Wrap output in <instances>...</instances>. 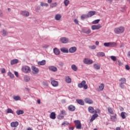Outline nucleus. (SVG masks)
Returning <instances> with one entry per match:
<instances>
[{
  "label": "nucleus",
  "instance_id": "nucleus-1",
  "mask_svg": "<svg viewBox=\"0 0 130 130\" xmlns=\"http://www.w3.org/2000/svg\"><path fill=\"white\" fill-rule=\"evenodd\" d=\"M124 27L120 26L118 27H116L114 28V31L115 34H121V33H123L124 32Z\"/></svg>",
  "mask_w": 130,
  "mask_h": 130
},
{
  "label": "nucleus",
  "instance_id": "nucleus-2",
  "mask_svg": "<svg viewBox=\"0 0 130 130\" xmlns=\"http://www.w3.org/2000/svg\"><path fill=\"white\" fill-rule=\"evenodd\" d=\"M78 86L79 88H84V90L88 89V85L86 84V81L83 80L81 83L78 84Z\"/></svg>",
  "mask_w": 130,
  "mask_h": 130
},
{
  "label": "nucleus",
  "instance_id": "nucleus-3",
  "mask_svg": "<svg viewBox=\"0 0 130 130\" xmlns=\"http://www.w3.org/2000/svg\"><path fill=\"white\" fill-rule=\"evenodd\" d=\"M22 71L23 73L25 74H28V73H30L31 72V69L29 66H24L22 68Z\"/></svg>",
  "mask_w": 130,
  "mask_h": 130
},
{
  "label": "nucleus",
  "instance_id": "nucleus-4",
  "mask_svg": "<svg viewBox=\"0 0 130 130\" xmlns=\"http://www.w3.org/2000/svg\"><path fill=\"white\" fill-rule=\"evenodd\" d=\"M74 123L77 129H81V128H82V123H81V121L76 120L74 121Z\"/></svg>",
  "mask_w": 130,
  "mask_h": 130
},
{
  "label": "nucleus",
  "instance_id": "nucleus-5",
  "mask_svg": "<svg viewBox=\"0 0 130 130\" xmlns=\"http://www.w3.org/2000/svg\"><path fill=\"white\" fill-rule=\"evenodd\" d=\"M83 62L85 64H92V63H93V60L88 58H84Z\"/></svg>",
  "mask_w": 130,
  "mask_h": 130
},
{
  "label": "nucleus",
  "instance_id": "nucleus-6",
  "mask_svg": "<svg viewBox=\"0 0 130 130\" xmlns=\"http://www.w3.org/2000/svg\"><path fill=\"white\" fill-rule=\"evenodd\" d=\"M100 28H102L101 24L93 25L91 26V29L92 30H99Z\"/></svg>",
  "mask_w": 130,
  "mask_h": 130
},
{
  "label": "nucleus",
  "instance_id": "nucleus-7",
  "mask_svg": "<svg viewBox=\"0 0 130 130\" xmlns=\"http://www.w3.org/2000/svg\"><path fill=\"white\" fill-rule=\"evenodd\" d=\"M105 87V85L104 83H101L99 86V88L96 89V91H98V92H101L103 90H104Z\"/></svg>",
  "mask_w": 130,
  "mask_h": 130
},
{
  "label": "nucleus",
  "instance_id": "nucleus-8",
  "mask_svg": "<svg viewBox=\"0 0 130 130\" xmlns=\"http://www.w3.org/2000/svg\"><path fill=\"white\" fill-rule=\"evenodd\" d=\"M32 73L34 75H37L39 73V69L34 66L32 68Z\"/></svg>",
  "mask_w": 130,
  "mask_h": 130
},
{
  "label": "nucleus",
  "instance_id": "nucleus-9",
  "mask_svg": "<svg viewBox=\"0 0 130 130\" xmlns=\"http://www.w3.org/2000/svg\"><path fill=\"white\" fill-rule=\"evenodd\" d=\"M51 85L53 87H57L58 86V82L55 80H52V78H51Z\"/></svg>",
  "mask_w": 130,
  "mask_h": 130
},
{
  "label": "nucleus",
  "instance_id": "nucleus-10",
  "mask_svg": "<svg viewBox=\"0 0 130 130\" xmlns=\"http://www.w3.org/2000/svg\"><path fill=\"white\" fill-rule=\"evenodd\" d=\"M60 41H61L62 43H68L69 42V39L66 37H62L60 39Z\"/></svg>",
  "mask_w": 130,
  "mask_h": 130
},
{
  "label": "nucleus",
  "instance_id": "nucleus-11",
  "mask_svg": "<svg viewBox=\"0 0 130 130\" xmlns=\"http://www.w3.org/2000/svg\"><path fill=\"white\" fill-rule=\"evenodd\" d=\"M48 69L49 71H51L52 72H57V68L54 66H49L48 67Z\"/></svg>",
  "mask_w": 130,
  "mask_h": 130
},
{
  "label": "nucleus",
  "instance_id": "nucleus-12",
  "mask_svg": "<svg viewBox=\"0 0 130 130\" xmlns=\"http://www.w3.org/2000/svg\"><path fill=\"white\" fill-rule=\"evenodd\" d=\"M10 125L12 127H17L19 125V122H12Z\"/></svg>",
  "mask_w": 130,
  "mask_h": 130
},
{
  "label": "nucleus",
  "instance_id": "nucleus-13",
  "mask_svg": "<svg viewBox=\"0 0 130 130\" xmlns=\"http://www.w3.org/2000/svg\"><path fill=\"white\" fill-rule=\"evenodd\" d=\"M88 111L90 113H97V111L95 110L92 107H89L88 108Z\"/></svg>",
  "mask_w": 130,
  "mask_h": 130
},
{
  "label": "nucleus",
  "instance_id": "nucleus-14",
  "mask_svg": "<svg viewBox=\"0 0 130 130\" xmlns=\"http://www.w3.org/2000/svg\"><path fill=\"white\" fill-rule=\"evenodd\" d=\"M21 15H22V16H24V17H29V12L28 11H21Z\"/></svg>",
  "mask_w": 130,
  "mask_h": 130
},
{
  "label": "nucleus",
  "instance_id": "nucleus-15",
  "mask_svg": "<svg viewBox=\"0 0 130 130\" xmlns=\"http://www.w3.org/2000/svg\"><path fill=\"white\" fill-rule=\"evenodd\" d=\"M76 51H77V47H73L69 49V52H70V53H74Z\"/></svg>",
  "mask_w": 130,
  "mask_h": 130
},
{
  "label": "nucleus",
  "instance_id": "nucleus-16",
  "mask_svg": "<svg viewBox=\"0 0 130 130\" xmlns=\"http://www.w3.org/2000/svg\"><path fill=\"white\" fill-rule=\"evenodd\" d=\"M85 103L88 104H93V101L89 98H86L84 100Z\"/></svg>",
  "mask_w": 130,
  "mask_h": 130
},
{
  "label": "nucleus",
  "instance_id": "nucleus-17",
  "mask_svg": "<svg viewBox=\"0 0 130 130\" xmlns=\"http://www.w3.org/2000/svg\"><path fill=\"white\" fill-rule=\"evenodd\" d=\"M95 14H96V11H91L88 12L87 16H88V18H90L92 17V16H94Z\"/></svg>",
  "mask_w": 130,
  "mask_h": 130
},
{
  "label": "nucleus",
  "instance_id": "nucleus-18",
  "mask_svg": "<svg viewBox=\"0 0 130 130\" xmlns=\"http://www.w3.org/2000/svg\"><path fill=\"white\" fill-rule=\"evenodd\" d=\"M50 117L51 119H55L56 118V114L54 112H52L50 115Z\"/></svg>",
  "mask_w": 130,
  "mask_h": 130
},
{
  "label": "nucleus",
  "instance_id": "nucleus-19",
  "mask_svg": "<svg viewBox=\"0 0 130 130\" xmlns=\"http://www.w3.org/2000/svg\"><path fill=\"white\" fill-rule=\"evenodd\" d=\"M18 62H19V60L17 59H14L11 61L10 63H11V64H12L13 66L14 64H16L18 63Z\"/></svg>",
  "mask_w": 130,
  "mask_h": 130
},
{
  "label": "nucleus",
  "instance_id": "nucleus-20",
  "mask_svg": "<svg viewBox=\"0 0 130 130\" xmlns=\"http://www.w3.org/2000/svg\"><path fill=\"white\" fill-rule=\"evenodd\" d=\"M38 64V66H45V64H46V61L45 60H43L39 61Z\"/></svg>",
  "mask_w": 130,
  "mask_h": 130
},
{
  "label": "nucleus",
  "instance_id": "nucleus-21",
  "mask_svg": "<svg viewBox=\"0 0 130 130\" xmlns=\"http://www.w3.org/2000/svg\"><path fill=\"white\" fill-rule=\"evenodd\" d=\"M98 117V114H97L96 113H95L94 114H93L91 117V118L90 119V122H92V121H93L94 120H95V119L97 118Z\"/></svg>",
  "mask_w": 130,
  "mask_h": 130
},
{
  "label": "nucleus",
  "instance_id": "nucleus-22",
  "mask_svg": "<svg viewBox=\"0 0 130 130\" xmlns=\"http://www.w3.org/2000/svg\"><path fill=\"white\" fill-rule=\"evenodd\" d=\"M60 51H61V52H63V53H69V50L67 48H61L60 49Z\"/></svg>",
  "mask_w": 130,
  "mask_h": 130
},
{
  "label": "nucleus",
  "instance_id": "nucleus-23",
  "mask_svg": "<svg viewBox=\"0 0 130 130\" xmlns=\"http://www.w3.org/2000/svg\"><path fill=\"white\" fill-rule=\"evenodd\" d=\"M120 84H126V79L124 78H122L119 79Z\"/></svg>",
  "mask_w": 130,
  "mask_h": 130
},
{
  "label": "nucleus",
  "instance_id": "nucleus-24",
  "mask_svg": "<svg viewBox=\"0 0 130 130\" xmlns=\"http://www.w3.org/2000/svg\"><path fill=\"white\" fill-rule=\"evenodd\" d=\"M71 69L74 72H77V71H78V67L75 64H73L71 66Z\"/></svg>",
  "mask_w": 130,
  "mask_h": 130
},
{
  "label": "nucleus",
  "instance_id": "nucleus-25",
  "mask_svg": "<svg viewBox=\"0 0 130 130\" xmlns=\"http://www.w3.org/2000/svg\"><path fill=\"white\" fill-rule=\"evenodd\" d=\"M76 102H77L78 104H80V105H84L85 104V102H84L83 100H76Z\"/></svg>",
  "mask_w": 130,
  "mask_h": 130
},
{
  "label": "nucleus",
  "instance_id": "nucleus-26",
  "mask_svg": "<svg viewBox=\"0 0 130 130\" xmlns=\"http://www.w3.org/2000/svg\"><path fill=\"white\" fill-rule=\"evenodd\" d=\"M53 51H54V53L56 55H58L59 54V53H60V51L58 50V49H57L56 48L54 49Z\"/></svg>",
  "mask_w": 130,
  "mask_h": 130
},
{
  "label": "nucleus",
  "instance_id": "nucleus-27",
  "mask_svg": "<svg viewBox=\"0 0 130 130\" xmlns=\"http://www.w3.org/2000/svg\"><path fill=\"white\" fill-rule=\"evenodd\" d=\"M65 81H66V83L70 84V83H71L72 82V79L69 76H66L65 77Z\"/></svg>",
  "mask_w": 130,
  "mask_h": 130
},
{
  "label": "nucleus",
  "instance_id": "nucleus-28",
  "mask_svg": "<svg viewBox=\"0 0 130 130\" xmlns=\"http://www.w3.org/2000/svg\"><path fill=\"white\" fill-rule=\"evenodd\" d=\"M61 19V15L60 14H56L55 16V19L56 21H59Z\"/></svg>",
  "mask_w": 130,
  "mask_h": 130
},
{
  "label": "nucleus",
  "instance_id": "nucleus-29",
  "mask_svg": "<svg viewBox=\"0 0 130 130\" xmlns=\"http://www.w3.org/2000/svg\"><path fill=\"white\" fill-rule=\"evenodd\" d=\"M68 109L70 111H75V109H76V108H75V106L70 105L68 107Z\"/></svg>",
  "mask_w": 130,
  "mask_h": 130
},
{
  "label": "nucleus",
  "instance_id": "nucleus-30",
  "mask_svg": "<svg viewBox=\"0 0 130 130\" xmlns=\"http://www.w3.org/2000/svg\"><path fill=\"white\" fill-rule=\"evenodd\" d=\"M127 115V114L124 112H122L121 113V116L123 119H124L126 118V116Z\"/></svg>",
  "mask_w": 130,
  "mask_h": 130
},
{
  "label": "nucleus",
  "instance_id": "nucleus-31",
  "mask_svg": "<svg viewBox=\"0 0 130 130\" xmlns=\"http://www.w3.org/2000/svg\"><path fill=\"white\" fill-rule=\"evenodd\" d=\"M117 44L115 42H110V47H116Z\"/></svg>",
  "mask_w": 130,
  "mask_h": 130
},
{
  "label": "nucleus",
  "instance_id": "nucleus-32",
  "mask_svg": "<svg viewBox=\"0 0 130 130\" xmlns=\"http://www.w3.org/2000/svg\"><path fill=\"white\" fill-rule=\"evenodd\" d=\"M81 20H85V19H87V18H89L88 16V14H83L81 16Z\"/></svg>",
  "mask_w": 130,
  "mask_h": 130
},
{
  "label": "nucleus",
  "instance_id": "nucleus-33",
  "mask_svg": "<svg viewBox=\"0 0 130 130\" xmlns=\"http://www.w3.org/2000/svg\"><path fill=\"white\" fill-rule=\"evenodd\" d=\"M97 56H105V53L104 52H98L96 54Z\"/></svg>",
  "mask_w": 130,
  "mask_h": 130
},
{
  "label": "nucleus",
  "instance_id": "nucleus-34",
  "mask_svg": "<svg viewBox=\"0 0 130 130\" xmlns=\"http://www.w3.org/2000/svg\"><path fill=\"white\" fill-rule=\"evenodd\" d=\"M16 113L18 115H20L21 114H24V111L19 110L16 111Z\"/></svg>",
  "mask_w": 130,
  "mask_h": 130
},
{
  "label": "nucleus",
  "instance_id": "nucleus-35",
  "mask_svg": "<svg viewBox=\"0 0 130 130\" xmlns=\"http://www.w3.org/2000/svg\"><path fill=\"white\" fill-rule=\"evenodd\" d=\"M13 99L14 100H15V101H18L19 100H21V98L20 97V96H13Z\"/></svg>",
  "mask_w": 130,
  "mask_h": 130
},
{
  "label": "nucleus",
  "instance_id": "nucleus-36",
  "mask_svg": "<svg viewBox=\"0 0 130 130\" xmlns=\"http://www.w3.org/2000/svg\"><path fill=\"white\" fill-rule=\"evenodd\" d=\"M93 67L94 69H95V70H100V65L99 64H94Z\"/></svg>",
  "mask_w": 130,
  "mask_h": 130
},
{
  "label": "nucleus",
  "instance_id": "nucleus-37",
  "mask_svg": "<svg viewBox=\"0 0 130 130\" xmlns=\"http://www.w3.org/2000/svg\"><path fill=\"white\" fill-rule=\"evenodd\" d=\"M108 112H109V113H110L111 114H113V110H112V108H110V107H108Z\"/></svg>",
  "mask_w": 130,
  "mask_h": 130
},
{
  "label": "nucleus",
  "instance_id": "nucleus-38",
  "mask_svg": "<svg viewBox=\"0 0 130 130\" xmlns=\"http://www.w3.org/2000/svg\"><path fill=\"white\" fill-rule=\"evenodd\" d=\"M7 113H12V114H14V111H13L12 109L8 108L7 110Z\"/></svg>",
  "mask_w": 130,
  "mask_h": 130
},
{
  "label": "nucleus",
  "instance_id": "nucleus-39",
  "mask_svg": "<svg viewBox=\"0 0 130 130\" xmlns=\"http://www.w3.org/2000/svg\"><path fill=\"white\" fill-rule=\"evenodd\" d=\"M24 80L25 82H29V81H30V77L28 76H25L24 78Z\"/></svg>",
  "mask_w": 130,
  "mask_h": 130
},
{
  "label": "nucleus",
  "instance_id": "nucleus-40",
  "mask_svg": "<svg viewBox=\"0 0 130 130\" xmlns=\"http://www.w3.org/2000/svg\"><path fill=\"white\" fill-rule=\"evenodd\" d=\"M8 76L11 78V79H14V74L12 72H9L8 74Z\"/></svg>",
  "mask_w": 130,
  "mask_h": 130
},
{
  "label": "nucleus",
  "instance_id": "nucleus-41",
  "mask_svg": "<svg viewBox=\"0 0 130 130\" xmlns=\"http://www.w3.org/2000/svg\"><path fill=\"white\" fill-rule=\"evenodd\" d=\"M64 4L66 7H68V6H69V4H70V1L64 0Z\"/></svg>",
  "mask_w": 130,
  "mask_h": 130
},
{
  "label": "nucleus",
  "instance_id": "nucleus-42",
  "mask_svg": "<svg viewBox=\"0 0 130 130\" xmlns=\"http://www.w3.org/2000/svg\"><path fill=\"white\" fill-rule=\"evenodd\" d=\"M41 7H48V4L47 3H44L43 2L41 3Z\"/></svg>",
  "mask_w": 130,
  "mask_h": 130
},
{
  "label": "nucleus",
  "instance_id": "nucleus-43",
  "mask_svg": "<svg viewBox=\"0 0 130 130\" xmlns=\"http://www.w3.org/2000/svg\"><path fill=\"white\" fill-rule=\"evenodd\" d=\"M104 46L106 47H110V42L109 43H104Z\"/></svg>",
  "mask_w": 130,
  "mask_h": 130
},
{
  "label": "nucleus",
  "instance_id": "nucleus-44",
  "mask_svg": "<svg viewBox=\"0 0 130 130\" xmlns=\"http://www.w3.org/2000/svg\"><path fill=\"white\" fill-rule=\"evenodd\" d=\"M99 22H100V19H96L92 21V24H98Z\"/></svg>",
  "mask_w": 130,
  "mask_h": 130
},
{
  "label": "nucleus",
  "instance_id": "nucleus-45",
  "mask_svg": "<svg viewBox=\"0 0 130 130\" xmlns=\"http://www.w3.org/2000/svg\"><path fill=\"white\" fill-rule=\"evenodd\" d=\"M56 6H57V4H56V3H54L51 4L50 8H55Z\"/></svg>",
  "mask_w": 130,
  "mask_h": 130
},
{
  "label": "nucleus",
  "instance_id": "nucleus-46",
  "mask_svg": "<svg viewBox=\"0 0 130 130\" xmlns=\"http://www.w3.org/2000/svg\"><path fill=\"white\" fill-rule=\"evenodd\" d=\"M110 58L112 59V60H113V61H116V57L115 56H111Z\"/></svg>",
  "mask_w": 130,
  "mask_h": 130
},
{
  "label": "nucleus",
  "instance_id": "nucleus-47",
  "mask_svg": "<svg viewBox=\"0 0 130 130\" xmlns=\"http://www.w3.org/2000/svg\"><path fill=\"white\" fill-rule=\"evenodd\" d=\"M85 34H90L91 33V29H88L87 30L84 31Z\"/></svg>",
  "mask_w": 130,
  "mask_h": 130
},
{
  "label": "nucleus",
  "instance_id": "nucleus-48",
  "mask_svg": "<svg viewBox=\"0 0 130 130\" xmlns=\"http://www.w3.org/2000/svg\"><path fill=\"white\" fill-rule=\"evenodd\" d=\"M111 119L113 121H115V119H116V116H112L111 117Z\"/></svg>",
  "mask_w": 130,
  "mask_h": 130
},
{
  "label": "nucleus",
  "instance_id": "nucleus-49",
  "mask_svg": "<svg viewBox=\"0 0 130 130\" xmlns=\"http://www.w3.org/2000/svg\"><path fill=\"white\" fill-rule=\"evenodd\" d=\"M7 34H8V32L6 30H5V29L3 30V36H6V35H7Z\"/></svg>",
  "mask_w": 130,
  "mask_h": 130
},
{
  "label": "nucleus",
  "instance_id": "nucleus-50",
  "mask_svg": "<svg viewBox=\"0 0 130 130\" xmlns=\"http://www.w3.org/2000/svg\"><path fill=\"white\" fill-rule=\"evenodd\" d=\"M89 48L90 49H96V46L93 45V46H90L89 47Z\"/></svg>",
  "mask_w": 130,
  "mask_h": 130
},
{
  "label": "nucleus",
  "instance_id": "nucleus-51",
  "mask_svg": "<svg viewBox=\"0 0 130 130\" xmlns=\"http://www.w3.org/2000/svg\"><path fill=\"white\" fill-rule=\"evenodd\" d=\"M120 87L121 89H124V83H120Z\"/></svg>",
  "mask_w": 130,
  "mask_h": 130
},
{
  "label": "nucleus",
  "instance_id": "nucleus-52",
  "mask_svg": "<svg viewBox=\"0 0 130 130\" xmlns=\"http://www.w3.org/2000/svg\"><path fill=\"white\" fill-rule=\"evenodd\" d=\"M1 72L2 74H5V73H6V69L5 68H2L1 69Z\"/></svg>",
  "mask_w": 130,
  "mask_h": 130
},
{
  "label": "nucleus",
  "instance_id": "nucleus-53",
  "mask_svg": "<svg viewBox=\"0 0 130 130\" xmlns=\"http://www.w3.org/2000/svg\"><path fill=\"white\" fill-rule=\"evenodd\" d=\"M117 64H118V66H122V63L121 62V61L118 60L117 62Z\"/></svg>",
  "mask_w": 130,
  "mask_h": 130
},
{
  "label": "nucleus",
  "instance_id": "nucleus-54",
  "mask_svg": "<svg viewBox=\"0 0 130 130\" xmlns=\"http://www.w3.org/2000/svg\"><path fill=\"white\" fill-rule=\"evenodd\" d=\"M61 114H62V115H65V114H66V111H64V110L61 111Z\"/></svg>",
  "mask_w": 130,
  "mask_h": 130
},
{
  "label": "nucleus",
  "instance_id": "nucleus-55",
  "mask_svg": "<svg viewBox=\"0 0 130 130\" xmlns=\"http://www.w3.org/2000/svg\"><path fill=\"white\" fill-rule=\"evenodd\" d=\"M74 22H75V24H76L77 25H79V21L78 20V19H75V20H74Z\"/></svg>",
  "mask_w": 130,
  "mask_h": 130
},
{
  "label": "nucleus",
  "instance_id": "nucleus-56",
  "mask_svg": "<svg viewBox=\"0 0 130 130\" xmlns=\"http://www.w3.org/2000/svg\"><path fill=\"white\" fill-rule=\"evenodd\" d=\"M14 74L16 76V77H17V78L19 77V73H18V72H15Z\"/></svg>",
  "mask_w": 130,
  "mask_h": 130
},
{
  "label": "nucleus",
  "instance_id": "nucleus-57",
  "mask_svg": "<svg viewBox=\"0 0 130 130\" xmlns=\"http://www.w3.org/2000/svg\"><path fill=\"white\" fill-rule=\"evenodd\" d=\"M125 68L126 70H129V69H130L129 66L127 64L125 65Z\"/></svg>",
  "mask_w": 130,
  "mask_h": 130
},
{
  "label": "nucleus",
  "instance_id": "nucleus-58",
  "mask_svg": "<svg viewBox=\"0 0 130 130\" xmlns=\"http://www.w3.org/2000/svg\"><path fill=\"white\" fill-rule=\"evenodd\" d=\"M63 117H64V116L61 115V114H60V115L58 116V118H59L60 119H62V118H63Z\"/></svg>",
  "mask_w": 130,
  "mask_h": 130
},
{
  "label": "nucleus",
  "instance_id": "nucleus-59",
  "mask_svg": "<svg viewBox=\"0 0 130 130\" xmlns=\"http://www.w3.org/2000/svg\"><path fill=\"white\" fill-rule=\"evenodd\" d=\"M37 103L38 104H40L41 103V101H40V100H37Z\"/></svg>",
  "mask_w": 130,
  "mask_h": 130
},
{
  "label": "nucleus",
  "instance_id": "nucleus-60",
  "mask_svg": "<svg viewBox=\"0 0 130 130\" xmlns=\"http://www.w3.org/2000/svg\"><path fill=\"white\" fill-rule=\"evenodd\" d=\"M0 17H3V12L0 10Z\"/></svg>",
  "mask_w": 130,
  "mask_h": 130
},
{
  "label": "nucleus",
  "instance_id": "nucleus-61",
  "mask_svg": "<svg viewBox=\"0 0 130 130\" xmlns=\"http://www.w3.org/2000/svg\"><path fill=\"white\" fill-rule=\"evenodd\" d=\"M52 2V0H48V4H51Z\"/></svg>",
  "mask_w": 130,
  "mask_h": 130
},
{
  "label": "nucleus",
  "instance_id": "nucleus-62",
  "mask_svg": "<svg viewBox=\"0 0 130 130\" xmlns=\"http://www.w3.org/2000/svg\"><path fill=\"white\" fill-rule=\"evenodd\" d=\"M127 56H128V57H130V51H128V53H127Z\"/></svg>",
  "mask_w": 130,
  "mask_h": 130
},
{
  "label": "nucleus",
  "instance_id": "nucleus-63",
  "mask_svg": "<svg viewBox=\"0 0 130 130\" xmlns=\"http://www.w3.org/2000/svg\"><path fill=\"white\" fill-rule=\"evenodd\" d=\"M95 45H99V42L96 41V42H95Z\"/></svg>",
  "mask_w": 130,
  "mask_h": 130
},
{
  "label": "nucleus",
  "instance_id": "nucleus-64",
  "mask_svg": "<svg viewBox=\"0 0 130 130\" xmlns=\"http://www.w3.org/2000/svg\"><path fill=\"white\" fill-rule=\"evenodd\" d=\"M74 127H71L69 128V130H74Z\"/></svg>",
  "mask_w": 130,
  "mask_h": 130
}]
</instances>
